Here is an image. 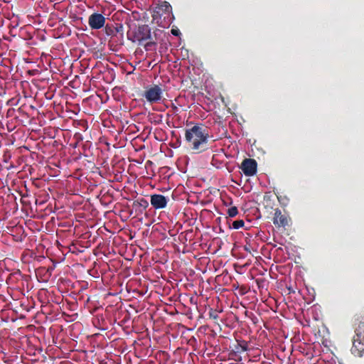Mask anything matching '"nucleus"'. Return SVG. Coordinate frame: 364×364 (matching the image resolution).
Instances as JSON below:
<instances>
[{
    "mask_svg": "<svg viewBox=\"0 0 364 364\" xmlns=\"http://www.w3.org/2000/svg\"><path fill=\"white\" fill-rule=\"evenodd\" d=\"M209 137L208 128L203 124H196L185 132V139L188 146L198 154L208 149Z\"/></svg>",
    "mask_w": 364,
    "mask_h": 364,
    "instance_id": "1",
    "label": "nucleus"
},
{
    "mask_svg": "<svg viewBox=\"0 0 364 364\" xmlns=\"http://www.w3.org/2000/svg\"><path fill=\"white\" fill-rule=\"evenodd\" d=\"M351 352L355 356L364 355V317L361 318L355 330Z\"/></svg>",
    "mask_w": 364,
    "mask_h": 364,
    "instance_id": "2",
    "label": "nucleus"
},
{
    "mask_svg": "<svg viewBox=\"0 0 364 364\" xmlns=\"http://www.w3.org/2000/svg\"><path fill=\"white\" fill-rule=\"evenodd\" d=\"M134 38L140 46L144 47L146 50H153L152 47L156 45V43L152 40L151 29L147 25L139 26Z\"/></svg>",
    "mask_w": 364,
    "mask_h": 364,
    "instance_id": "3",
    "label": "nucleus"
},
{
    "mask_svg": "<svg viewBox=\"0 0 364 364\" xmlns=\"http://www.w3.org/2000/svg\"><path fill=\"white\" fill-rule=\"evenodd\" d=\"M142 97L149 104L159 103L163 98V90L158 85H153L146 87Z\"/></svg>",
    "mask_w": 364,
    "mask_h": 364,
    "instance_id": "4",
    "label": "nucleus"
},
{
    "mask_svg": "<svg viewBox=\"0 0 364 364\" xmlns=\"http://www.w3.org/2000/svg\"><path fill=\"white\" fill-rule=\"evenodd\" d=\"M257 164L255 159H245L242 161L240 168L246 176H252L257 173Z\"/></svg>",
    "mask_w": 364,
    "mask_h": 364,
    "instance_id": "5",
    "label": "nucleus"
},
{
    "mask_svg": "<svg viewBox=\"0 0 364 364\" xmlns=\"http://www.w3.org/2000/svg\"><path fill=\"white\" fill-rule=\"evenodd\" d=\"M105 17L99 13H93L88 18V24L92 29L98 30L105 25Z\"/></svg>",
    "mask_w": 364,
    "mask_h": 364,
    "instance_id": "6",
    "label": "nucleus"
},
{
    "mask_svg": "<svg viewBox=\"0 0 364 364\" xmlns=\"http://www.w3.org/2000/svg\"><path fill=\"white\" fill-rule=\"evenodd\" d=\"M150 203L155 209H163L166 208L168 199L163 195L154 194L151 196Z\"/></svg>",
    "mask_w": 364,
    "mask_h": 364,
    "instance_id": "7",
    "label": "nucleus"
},
{
    "mask_svg": "<svg viewBox=\"0 0 364 364\" xmlns=\"http://www.w3.org/2000/svg\"><path fill=\"white\" fill-rule=\"evenodd\" d=\"M273 223L278 228H284L288 225L287 217L282 213V210L277 208L273 218Z\"/></svg>",
    "mask_w": 364,
    "mask_h": 364,
    "instance_id": "8",
    "label": "nucleus"
},
{
    "mask_svg": "<svg viewBox=\"0 0 364 364\" xmlns=\"http://www.w3.org/2000/svg\"><path fill=\"white\" fill-rule=\"evenodd\" d=\"M172 7L171 4L167 1H163L159 4L154 9V18H156L157 16H161L164 14H169L171 12Z\"/></svg>",
    "mask_w": 364,
    "mask_h": 364,
    "instance_id": "9",
    "label": "nucleus"
},
{
    "mask_svg": "<svg viewBox=\"0 0 364 364\" xmlns=\"http://www.w3.org/2000/svg\"><path fill=\"white\" fill-rule=\"evenodd\" d=\"M248 350V345L245 341H237V343L234 345L233 348L232 350V353L235 354L242 353Z\"/></svg>",
    "mask_w": 364,
    "mask_h": 364,
    "instance_id": "10",
    "label": "nucleus"
},
{
    "mask_svg": "<svg viewBox=\"0 0 364 364\" xmlns=\"http://www.w3.org/2000/svg\"><path fill=\"white\" fill-rule=\"evenodd\" d=\"M134 205L142 208L143 210H144L148 208L149 202L144 198H139L134 202Z\"/></svg>",
    "mask_w": 364,
    "mask_h": 364,
    "instance_id": "11",
    "label": "nucleus"
},
{
    "mask_svg": "<svg viewBox=\"0 0 364 364\" xmlns=\"http://www.w3.org/2000/svg\"><path fill=\"white\" fill-rule=\"evenodd\" d=\"M105 32L108 36H116L115 31H114V25H109L107 24L105 26Z\"/></svg>",
    "mask_w": 364,
    "mask_h": 364,
    "instance_id": "12",
    "label": "nucleus"
},
{
    "mask_svg": "<svg viewBox=\"0 0 364 364\" xmlns=\"http://www.w3.org/2000/svg\"><path fill=\"white\" fill-rule=\"evenodd\" d=\"M227 214L229 217L233 218L238 214V210L236 206H232L227 210Z\"/></svg>",
    "mask_w": 364,
    "mask_h": 364,
    "instance_id": "13",
    "label": "nucleus"
},
{
    "mask_svg": "<svg viewBox=\"0 0 364 364\" xmlns=\"http://www.w3.org/2000/svg\"><path fill=\"white\" fill-rule=\"evenodd\" d=\"M245 225V222L243 220H235L232 223V228L233 229H235V230H237V229H240V228H242Z\"/></svg>",
    "mask_w": 364,
    "mask_h": 364,
    "instance_id": "14",
    "label": "nucleus"
},
{
    "mask_svg": "<svg viewBox=\"0 0 364 364\" xmlns=\"http://www.w3.org/2000/svg\"><path fill=\"white\" fill-rule=\"evenodd\" d=\"M114 31H115V33H123V31H124V26L121 23H117L116 25V26H114Z\"/></svg>",
    "mask_w": 364,
    "mask_h": 364,
    "instance_id": "15",
    "label": "nucleus"
},
{
    "mask_svg": "<svg viewBox=\"0 0 364 364\" xmlns=\"http://www.w3.org/2000/svg\"><path fill=\"white\" fill-rule=\"evenodd\" d=\"M171 108L172 114H178L179 109L173 103H171Z\"/></svg>",
    "mask_w": 364,
    "mask_h": 364,
    "instance_id": "16",
    "label": "nucleus"
},
{
    "mask_svg": "<svg viewBox=\"0 0 364 364\" xmlns=\"http://www.w3.org/2000/svg\"><path fill=\"white\" fill-rule=\"evenodd\" d=\"M171 32L175 36H178L181 34V32L178 28H172Z\"/></svg>",
    "mask_w": 364,
    "mask_h": 364,
    "instance_id": "17",
    "label": "nucleus"
},
{
    "mask_svg": "<svg viewBox=\"0 0 364 364\" xmlns=\"http://www.w3.org/2000/svg\"><path fill=\"white\" fill-rule=\"evenodd\" d=\"M210 317L213 319H218V315L214 312H210Z\"/></svg>",
    "mask_w": 364,
    "mask_h": 364,
    "instance_id": "18",
    "label": "nucleus"
}]
</instances>
